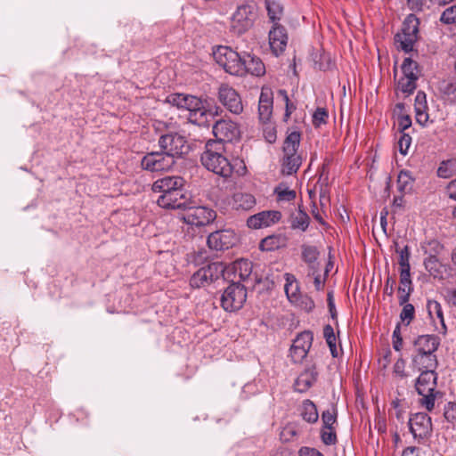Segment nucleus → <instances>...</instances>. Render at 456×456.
Here are the masks:
<instances>
[{"label":"nucleus","instance_id":"nucleus-1","mask_svg":"<svg viewBox=\"0 0 456 456\" xmlns=\"http://www.w3.org/2000/svg\"><path fill=\"white\" fill-rule=\"evenodd\" d=\"M151 190L159 193L156 200L159 207L165 209H185L191 205V195L185 188L181 176H165L156 180Z\"/></svg>","mask_w":456,"mask_h":456},{"label":"nucleus","instance_id":"nucleus-2","mask_svg":"<svg viewBox=\"0 0 456 456\" xmlns=\"http://www.w3.org/2000/svg\"><path fill=\"white\" fill-rule=\"evenodd\" d=\"M169 102H172L175 105L181 109H186L190 111L189 119L191 122L200 121L199 118H203L208 113L210 115H218L219 107L214 106L215 110L208 105L207 102H203L200 98L191 94H175L170 96Z\"/></svg>","mask_w":456,"mask_h":456},{"label":"nucleus","instance_id":"nucleus-3","mask_svg":"<svg viewBox=\"0 0 456 456\" xmlns=\"http://www.w3.org/2000/svg\"><path fill=\"white\" fill-rule=\"evenodd\" d=\"M419 20L415 14H409L404 19L401 31L395 35V44L404 53L412 52L419 38Z\"/></svg>","mask_w":456,"mask_h":456},{"label":"nucleus","instance_id":"nucleus-4","mask_svg":"<svg viewBox=\"0 0 456 456\" xmlns=\"http://www.w3.org/2000/svg\"><path fill=\"white\" fill-rule=\"evenodd\" d=\"M436 381L437 373L430 370L421 371L416 380V390L422 396L419 402L428 411L434 409L436 396L439 394L438 391H436Z\"/></svg>","mask_w":456,"mask_h":456},{"label":"nucleus","instance_id":"nucleus-5","mask_svg":"<svg viewBox=\"0 0 456 456\" xmlns=\"http://www.w3.org/2000/svg\"><path fill=\"white\" fill-rule=\"evenodd\" d=\"M242 57L229 46L219 45L213 50L216 62L227 73L242 77Z\"/></svg>","mask_w":456,"mask_h":456},{"label":"nucleus","instance_id":"nucleus-6","mask_svg":"<svg viewBox=\"0 0 456 456\" xmlns=\"http://www.w3.org/2000/svg\"><path fill=\"white\" fill-rule=\"evenodd\" d=\"M256 18V13L253 4L239 5L231 18L230 32L237 36L245 34L253 27Z\"/></svg>","mask_w":456,"mask_h":456},{"label":"nucleus","instance_id":"nucleus-7","mask_svg":"<svg viewBox=\"0 0 456 456\" xmlns=\"http://www.w3.org/2000/svg\"><path fill=\"white\" fill-rule=\"evenodd\" d=\"M247 299V289L239 281H232L223 292L220 297L221 306L226 312L240 310Z\"/></svg>","mask_w":456,"mask_h":456},{"label":"nucleus","instance_id":"nucleus-8","mask_svg":"<svg viewBox=\"0 0 456 456\" xmlns=\"http://www.w3.org/2000/svg\"><path fill=\"white\" fill-rule=\"evenodd\" d=\"M160 150L168 153L174 159L182 158L190 151L185 137L178 133H167L159 136L158 141Z\"/></svg>","mask_w":456,"mask_h":456},{"label":"nucleus","instance_id":"nucleus-9","mask_svg":"<svg viewBox=\"0 0 456 456\" xmlns=\"http://www.w3.org/2000/svg\"><path fill=\"white\" fill-rule=\"evenodd\" d=\"M225 266L221 262H213L200 268L190 279L192 288H202L224 275Z\"/></svg>","mask_w":456,"mask_h":456},{"label":"nucleus","instance_id":"nucleus-10","mask_svg":"<svg viewBox=\"0 0 456 456\" xmlns=\"http://www.w3.org/2000/svg\"><path fill=\"white\" fill-rule=\"evenodd\" d=\"M175 163L173 157L160 150L147 153L141 160V167L150 172H163L169 171Z\"/></svg>","mask_w":456,"mask_h":456},{"label":"nucleus","instance_id":"nucleus-11","mask_svg":"<svg viewBox=\"0 0 456 456\" xmlns=\"http://www.w3.org/2000/svg\"><path fill=\"white\" fill-rule=\"evenodd\" d=\"M184 210H187L183 216L184 222L194 226H205L214 221L216 216V212L207 207H194L192 200L191 205Z\"/></svg>","mask_w":456,"mask_h":456},{"label":"nucleus","instance_id":"nucleus-12","mask_svg":"<svg viewBox=\"0 0 456 456\" xmlns=\"http://www.w3.org/2000/svg\"><path fill=\"white\" fill-rule=\"evenodd\" d=\"M313 340L314 334L310 330H305L297 336L289 349V355L293 362H301L306 357Z\"/></svg>","mask_w":456,"mask_h":456},{"label":"nucleus","instance_id":"nucleus-13","mask_svg":"<svg viewBox=\"0 0 456 456\" xmlns=\"http://www.w3.org/2000/svg\"><path fill=\"white\" fill-rule=\"evenodd\" d=\"M200 160L208 170L217 175L227 178L232 174L233 167L224 155H201Z\"/></svg>","mask_w":456,"mask_h":456},{"label":"nucleus","instance_id":"nucleus-14","mask_svg":"<svg viewBox=\"0 0 456 456\" xmlns=\"http://www.w3.org/2000/svg\"><path fill=\"white\" fill-rule=\"evenodd\" d=\"M238 242V237L233 230L224 229L211 232L207 240L208 246L215 250H225L232 248Z\"/></svg>","mask_w":456,"mask_h":456},{"label":"nucleus","instance_id":"nucleus-15","mask_svg":"<svg viewBox=\"0 0 456 456\" xmlns=\"http://www.w3.org/2000/svg\"><path fill=\"white\" fill-rule=\"evenodd\" d=\"M409 428L415 439L428 438L433 430L431 418L425 412H417L410 418Z\"/></svg>","mask_w":456,"mask_h":456},{"label":"nucleus","instance_id":"nucleus-16","mask_svg":"<svg viewBox=\"0 0 456 456\" xmlns=\"http://www.w3.org/2000/svg\"><path fill=\"white\" fill-rule=\"evenodd\" d=\"M213 134L216 139L226 142L237 141L240 137L239 126L235 122L227 119L216 121L213 126Z\"/></svg>","mask_w":456,"mask_h":456},{"label":"nucleus","instance_id":"nucleus-17","mask_svg":"<svg viewBox=\"0 0 456 456\" xmlns=\"http://www.w3.org/2000/svg\"><path fill=\"white\" fill-rule=\"evenodd\" d=\"M218 100L232 114L240 115L243 111L242 99L233 87H219Z\"/></svg>","mask_w":456,"mask_h":456},{"label":"nucleus","instance_id":"nucleus-18","mask_svg":"<svg viewBox=\"0 0 456 456\" xmlns=\"http://www.w3.org/2000/svg\"><path fill=\"white\" fill-rule=\"evenodd\" d=\"M281 218V213L278 210L261 211L249 216L247 220V225L251 229H260L278 223Z\"/></svg>","mask_w":456,"mask_h":456},{"label":"nucleus","instance_id":"nucleus-19","mask_svg":"<svg viewBox=\"0 0 456 456\" xmlns=\"http://www.w3.org/2000/svg\"><path fill=\"white\" fill-rule=\"evenodd\" d=\"M288 35L284 27L274 23L269 32V44L273 53L278 56L281 53L287 45Z\"/></svg>","mask_w":456,"mask_h":456},{"label":"nucleus","instance_id":"nucleus-20","mask_svg":"<svg viewBox=\"0 0 456 456\" xmlns=\"http://www.w3.org/2000/svg\"><path fill=\"white\" fill-rule=\"evenodd\" d=\"M273 94L271 87H262L258 102V118L262 123L270 120L273 114Z\"/></svg>","mask_w":456,"mask_h":456},{"label":"nucleus","instance_id":"nucleus-21","mask_svg":"<svg viewBox=\"0 0 456 456\" xmlns=\"http://www.w3.org/2000/svg\"><path fill=\"white\" fill-rule=\"evenodd\" d=\"M242 76L250 74L255 77H261L265 74V66L260 58L249 53L242 57Z\"/></svg>","mask_w":456,"mask_h":456},{"label":"nucleus","instance_id":"nucleus-22","mask_svg":"<svg viewBox=\"0 0 456 456\" xmlns=\"http://www.w3.org/2000/svg\"><path fill=\"white\" fill-rule=\"evenodd\" d=\"M441 343L436 335H420L414 341L415 354L436 353Z\"/></svg>","mask_w":456,"mask_h":456},{"label":"nucleus","instance_id":"nucleus-23","mask_svg":"<svg viewBox=\"0 0 456 456\" xmlns=\"http://www.w3.org/2000/svg\"><path fill=\"white\" fill-rule=\"evenodd\" d=\"M317 378L318 371L314 365L306 368L297 378L294 384L295 389L300 393L306 392L316 382Z\"/></svg>","mask_w":456,"mask_h":456},{"label":"nucleus","instance_id":"nucleus-24","mask_svg":"<svg viewBox=\"0 0 456 456\" xmlns=\"http://www.w3.org/2000/svg\"><path fill=\"white\" fill-rule=\"evenodd\" d=\"M412 364L419 371H436L438 361L435 353L414 354Z\"/></svg>","mask_w":456,"mask_h":456},{"label":"nucleus","instance_id":"nucleus-25","mask_svg":"<svg viewBox=\"0 0 456 456\" xmlns=\"http://www.w3.org/2000/svg\"><path fill=\"white\" fill-rule=\"evenodd\" d=\"M256 204V200L254 195L248 192H235L232 197L231 205L233 209L238 211H249Z\"/></svg>","mask_w":456,"mask_h":456},{"label":"nucleus","instance_id":"nucleus-26","mask_svg":"<svg viewBox=\"0 0 456 456\" xmlns=\"http://www.w3.org/2000/svg\"><path fill=\"white\" fill-rule=\"evenodd\" d=\"M395 252L399 254V265H400V276H402V282L405 283L408 281V277L411 275V265H410V247L405 245L403 248H399V244L394 241Z\"/></svg>","mask_w":456,"mask_h":456},{"label":"nucleus","instance_id":"nucleus-27","mask_svg":"<svg viewBox=\"0 0 456 456\" xmlns=\"http://www.w3.org/2000/svg\"><path fill=\"white\" fill-rule=\"evenodd\" d=\"M289 222L292 230L305 232L310 224V216L301 208V206H298V209L290 214Z\"/></svg>","mask_w":456,"mask_h":456},{"label":"nucleus","instance_id":"nucleus-28","mask_svg":"<svg viewBox=\"0 0 456 456\" xmlns=\"http://www.w3.org/2000/svg\"><path fill=\"white\" fill-rule=\"evenodd\" d=\"M302 164L299 154H284L281 160V174L291 175L296 174Z\"/></svg>","mask_w":456,"mask_h":456},{"label":"nucleus","instance_id":"nucleus-29","mask_svg":"<svg viewBox=\"0 0 456 456\" xmlns=\"http://www.w3.org/2000/svg\"><path fill=\"white\" fill-rule=\"evenodd\" d=\"M287 238L282 234H272L263 239L259 243L262 251H273L285 247Z\"/></svg>","mask_w":456,"mask_h":456},{"label":"nucleus","instance_id":"nucleus-30","mask_svg":"<svg viewBox=\"0 0 456 456\" xmlns=\"http://www.w3.org/2000/svg\"><path fill=\"white\" fill-rule=\"evenodd\" d=\"M424 266L429 274L435 279H444V273L446 272L445 266L438 260L436 256L430 255L425 258Z\"/></svg>","mask_w":456,"mask_h":456},{"label":"nucleus","instance_id":"nucleus-31","mask_svg":"<svg viewBox=\"0 0 456 456\" xmlns=\"http://www.w3.org/2000/svg\"><path fill=\"white\" fill-rule=\"evenodd\" d=\"M301 257L302 260L308 265L309 268L313 271V274L317 272V258L320 252L315 246L303 244L301 246Z\"/></svg>","mask_w":456,"mask_h":456},{"label":"nucleus","instance_id":"nucleus-32","mask_svg":"<svg viewBox=\"0 0 456 456\" xmlns=\"http://www.w3.org/2000/svg\"><path fill=\"white\" fill-rule=\"evenodd\" d=\"M234 278H239V282L246 281L252 273V263L248 259L236 260L232 266Z\"/></svg>","mask_w":456,"mask_h":456},{"label":"nucleus","instance_id":"nucleus-33","mask_svg":"<svg viewBox=\"0 0 456 456\" xmlns=\"http://www.w3.org/2000/svg\"><path fill=\"white\" fill-rule=\"evenodd\" d=\"M285 286L284 290L288 299L292 302L298 301V296L300 295L299 285L296 277L291 273H285Z\"/></svg>","mask_w":456,"mask_h":456},{"label":"nucleus","instance_id":"nucleus-34","mask_svg":"<svg viewBox=\"0 0 456 456\" xmlns=\"http://www.w3.org/2000/svg\"><path fill=\"white\" fill-rule=\"evenodd\" d=\"M402 71L408 78V82L405 86H415L414 83L419 77L417 62L410 58H406L403 62Z\"/></svg>","mask_w":456,"mask_h":456},{"label":"nucleus","instance_id":"nucleus-35","mask_svg":"<svg viewBox=\"0 0 456 456\" xmlns=\"http://www.w3.org/2000/svg\"><path fill=\"white\" fill-rule=\"evenodd\" d=\"M301 134L297 131L289 133L283 142L284 154H297V150L300 144Z\"/></svg>","mask_w":456,"mask_h":456},{"label":"nucleus","instance_id":"nucleus-36","mask_svg":"<svg viewBox=\"0 0 456 456\" xmlns=\"http://www.w3.org/2000/svg\"><path fill=\"white\" fill-rule=\"evenodd\" d=\"M301 417L304 420L311 424L318 421V411L316 405L311 400L307 399L303 402Z\"/></svg>","mask_w":456,"mask_h":456},{"label":"nucleus","instance_id":"nucleus-37","mask_svg":"<svg viewBox=\"0 0 456 456\" xmlns=\"http://www.w3.org/2000/svg\"><path fill=\"white\" fill-rule=\"evenodd\" d=\"M414 179L411 172L401 170L397 177V189L401 193H407L411 191Z\"/></svg>","mask_w":456,"mask_h":456},{"label":"nucleus","instance_id":"nucleus-38","mask_svg":"<svg viewBox=\"0 0 456 456\" xmlns=\"http://www.w3.org/2000/svg\"><path fill=\"white\" fill-rule=\"evenodd\" d=\"M273 193L277 196L279 201H292L296 199V191L289 189L286 183H279L273 190Z\"/></svg>","mask_w":456,"mask_h":456},{"label":"nucleus","instance_id":"nucleus-39","mask_svg":"<svg viewBox=\"0 0 456 456\" xmlns=\"http://www.w3.org/2000/svg\"><path fill=\"white\" fill-rule=\"evenodd\" d=\"M437 175L441 178H450L456 175V159H450L440 163Z\"/></svg>","mask_w":456,"mask_h":456},{"label":"nucleus","instance_id":"nucleus-40","mask_svg":"<svg viewBox=\"0 0 456 456\" xmlns=\"http://www.w3.org/2000/svg\"><path fill=\"white\" fill-rule=\"evenodd\" d=\"M322 427L324 428H335L338 422V410L334 405L322 413Z\"/></svg>","mask_w":456,"mask_h":456},{"label":"nucleus","instance_id":"nucleus-41","mask_svg":"<svg viewBox=\"0 0 456 456\" xmlns=\"http://www.w3.org/2000/svg\"><path fill=\"white\" fill-rule=\"evenodd\" d=\"M412 291L413 287L411 275L408 277V281L405 283L402 282V276H400V286L398 288L399 305H404L405 303H408Z\"/></svg>","mask_w":456,"mask_h":456},{"label":"nucleus","instance_id":"nucleus-42","mask_svg":"<svg viewBox=\"0 0 456 456\" xmlns=\"http://www.w3.org/2000/svg\"><path fill=\"white\" fill-rule=\"evenodd\" d=\"M323 337L328 344L330 354L333 357H338V352L336 346L337 338L334 330L330 324H326L323 327Z\"/></svg>","mask_w":456,"mask_h":456},{"label":"nucleus","instance_id":"nucleus-43","mask_svg":"<svg viewBox=\"0 0 456 456\" xmlns=\"http://www.w3.org/2000/svg\"><path fill=\"white\" fill-rule=\"evenodd\" d=\"M265 7L268 17L273 22L280 20L283 8L278 0H265Z\"/></svg>","mask_w":456,"mask_h":456},{"label":"nucleus","instance_id":"nucleus-44","mask_svg":"<svg viewBox=\"0 0 456 456\" xmlns=\"http://www.w3.org/2000/svg\"><path fill=\"white\" fill-rule=\"evenodd\" d=\"M225 143L227 142L224 141H220L216 138V140H208L205 146L206 150L201 155H224V152L225 151Z\"/></svg>","mask_w":456,"mask_h":456},{"label":"nucleus","instance_id":"nucleus-45","mask_svg":"<svg viewBox=\"0 0 456 456\" xmlns=\"http://www.w3.org/2000/svg\"><path fill=\"white\" fill-rule=\"evenodd\" d=\"M440 22L444 25H456V4L445 8L440 15Z\"/></svg>","mask_w":456,"mask_h":456},{"label":"nucleus","instance_id":"nucleus-46","mask_svg":"<svg viewBox=\"0 0 456 456\" xmlns=\"http://www.w3.org/2000/svg\"><path fill=\"white\" fill-rule=\"evenodd\" d=\"M427 308L430 317L434 318V316H436V318L439 319V321L441 322L444 330H445L446 327L444 324V314L441 305L436 300H429L428 302Z\"/></svg>","mask_w":456,"mask_h":456},{"label":"nucleus","instance_id":"nucleus-47","mask_svg":"<svg viewBox=\"0 0 456 456\" xmlns=\"http://www.w3.org/2000/svg\"><path fill=\"white\" fill-rule=\"evenodd\" d=\"M321 440L325 445H333L338 442L335 428H321Z\"/></svg>","mask_w":456,"mask_h":456},{"label":"nucleus","instance_id":"nucleus-48","mask_svg":"<svg viewBox=\"0 0 456 456\" xmlns=\"http://www.w3.org/2000/svg\"><path fill=\"white\" fill-rule=\"evenodd\" d=\"M403 309L400 314V319L403 322H405L406 325H409L411 322L414 319L415 316V308L413 305L405 303L404 305H401Z\"/></svg>","mask_w":456,"mask_h":456},{"label":"nucleus","instance_id":"nucleus-49","mask_svg":"<svg viewBox=\"0 0 456 456\" xmlns=\"http://www.w3.org/2000/svg\"><path fill=\"white\" fill-rule=\"evenodd\" d=\"M298 435L299 430L296 423H288L281 432V437L287 442L292 440L294 437L298 436Z\"/></svg>","mask_w":456,"mask_h":456},{"label":"nucleus","instance_id":"nucleus-50","mask_svg":"<svg viewBox=\"0 0 456 456\" xmlns=\"http://www.w3.org/2000/svg\"><path fill=\"white\" fill-rule=\"evenodd\" d=\"M411 143V137L409 133H400L398 139V150L402 155H406Z\"/></svg>","mask_w":456,"mask_h":456},{"label":"nucleus","instance_id":"nucleus-51","mask_svg":"<svg viewBox=\"0 0 456 456\" xmlns=\"http://www.w3.org/2000/svg\"><path fill=\"white\" fill-rule=\"evenodd\" d=\"M328 118V112L324 108H317L313 114V125L315 127L321 126L322 124H326Z\"/></svg>","mask_w":456,"mask_h":456},{"label":"nucleus","instance_id":"nucleus-52","mask_svg":"<svg viewBox=\"0 0 456 456\" xmlns=\"http://www.w3.org/2000/svg\"><path fill=\"white\" fill-rule=\"evenodd\" d=\"M294 303L298 305L302 309L308 313L311 312L315 306L314 301L307 295L300 294L298 296V301Z\"/></svg>","mask_w":456,"mask_h":456},{"label":"nucleus","instance_id":"nucleus-53","mask_svg":"<svg viewBox=\"0 0 456 456\" xmlns=\"http://www.w3.org/2000/svg\"><path fill=\"white\" fill-rule=\"evenodd\" d=\"M427 109L428 108H425L424 105H419V108H415V118H416V121L421 125V126H425V124L428 122V114L427 113Z\"/></svg>","mask_w":456,"mask_h":456},{"label":"nucleus","instance_id":"nucleus-54","mask_svg":"<svg viewBox=\"0 0 456 456\" xmlns=\"http://www.w3.org/2000/svg\"><path fill=\"white\" fill-rule=\"evenodd\" d=\"M444 418L450 421L453 422L456 420V403L452 402H449L444 407Z\"/></svg>","mask_w":456,"mask_h":456},{"label":"nucleus","instance_id":"nucleus-55","mask_svg":"<svg viewBox=\"0 0 456 456\" xmlns=\"http://www.w3.org/2000/svg\"><path fill=\"white\" fill-rule=\"evenodd\" d=\"M397 122L399 133H405L411 126V118L409 115H400Z\"/></svg>","mask_w":456,"mask_h":456},{"label":"nucleus","instance_id":"nucleus-56","mask_svg":"<svg viewBox=\"0 0 456 456\" xmlns=\"http://www.w3.org/2000/svg\"><path fill=\"white\" fill-rule=\"evenodd\" d=\"M405 365H406L405 361L403 358H399L394 364V367H393L394 374L402 379L405 378L406 377V373L404 370Z\"/></svg>","mask_w":456,"mask_h":456},{"label":"nucleus","instance_id":"nucleus-57","mask_svg":"<svg viewBox=\"0 0 456 456\" xmlns=\"http://www.w3.org/2000/svg\"><path fill=\"white\" fill-rule=\"evenodd\" d=\"M431 0H407L409 8L415 12H420Z\"/></svg>","mask_w":456,"mask_h":456},{"label":"nucleus","instance_id":"nucleus-58","mask_svg":"<svg viewBox=\"0 0 456 456\" xmlns=\"http://www.w3.org/2000/svg\"><path fill=\"white\" fill-rule=\"evenodd\" d=\"M299 456H324L321 452L315 448L303 446L298 451Z\"/></svg>","mask_w":456,"mask_h":456},{"label":"nucleus","instance_id":"nucleus-59","mask_svg":"<svg viewBox=\"0 0 456 456\" xmlns=\"http://www.w3.org/2000/svg\"><path fill=\"white\" fill-rule=\"evenodd\" d=\"M395 279L393 277H387L385 281L384 293L389 297H392L395 292Z\"/></svg>","mask_w":456,"mask_h":456},{"label":"nucleus","instance_id":"nucleus-60","mask_svg":"<svg viewBox=\"0 0 456 456\" xmlns=\"http://www.w3.org/2000/svg\"><path fill=\"white\" fill-rule=\"evenodd\" d=\"M327 302H328V307H329V311H330L331 318L333 320L337 319L338 314H337L332 292L328 293Z\"/></svg>","mask_w":456,"mask_h":456},{"label":"nucleus","instance_id":"nucleus-61","mask_svg":"<svg viewBox=\"0 0 456 456\" xmlns=\"http://www.w3.org/2000/svg\"><path fill=\"white\" fill-rule=\"evenodd\" d=\"M285 118H289L297 106L289 100V96H285Z\"/></svg>","mask_w":456,"mask_h":456},{"label":"nucleus","instance_id":"nucleus-62","mask_svg":"<svg viewBox=\"0 0 456 456\" xmlns=\"http://www.w3.org/2000/svg\"><path fill=\"white\" fill-rule=\"evenodd\" d=\"M419 105H424L425 108H428L427 106V101H426V94L423 92H418L416 98H415V104L414 109L419 108Z\"/></svg>","mask_w":456,"mask_h":456},{"label":"nucleus","instance_id":"nucleus-63","mask_svg":"<svg viewBox=\"0 0 456 456\" xmlns=\"http://www.w3.org/2000/svg\"><path fill=\"white\" fill-rule=\"evenodd\" d=\"M449 198L456 200V179L450 182L446 188Z\"/></svg>","mask_w":456,"mask_h":456},{"label":"nucleus","instance_id":"nucleus-64","mask_svg":"<svg viewBox=\"0 0 456 456\" xmlns=\"http://www.w3.org/2000/svg\"><path fill=\"white\" fill-rule=\"evenodd\" d=\"M314 287H315L316 290H322L324 287L325 279L322 280L320 274L314 273Z\"/></svg>","mask_w":456,"mask_h":456}]
</instances>
